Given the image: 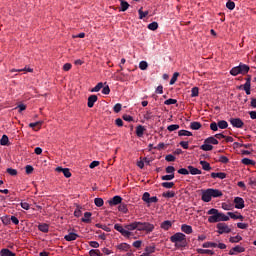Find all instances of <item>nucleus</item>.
I'll use <instances>...</instances> for the list:
<instances>
[{
    "instance_id": "f257e3e1",
    "label": "nucleus",
    "mask_w": 256,
    "mask_h": 256,
    "mask_svg": "<svg viewBox=\"0 0 256 256\" xmlns=\"http://www.w3.org/2000/svg\"><path fill=\"white\" fill-rule=\"evenodd\" d=\"M207 215H210L208 217V223H220V221H229V216L225 215L223 212H219L215 208H211Z\"/></svg>"
},
{
    "instance_id": "f03ea898",
    "label": "nucleus",
    "mask_w": 256,
    "mask_h": 256,
    "mask_svg": "<svg viewBox=\"0 0 256 256\" xmlns=\"http://www.w3.org/2000/svg\"><path fill=\"white\" fill-rule=\"evenodd\" d=\"M171 243L175 244L177 249L187 247V236L181 232H177L170 237Z\"/></svg>"
},
{
    "instance_id": "7ed1b4c3",
    "label": "nucleus",
    "mask_w": 256,
    "mask_h": 256,
    "mask_svg": "<svg viewBox=\"0 0 256 256\" xmlns=\"http://www.w3.org/2000/svg\"><path fill=\"white\" fill-rule=\"evenodd\" d=\"M138 231H145L149 235V233L155 231V225L149 222H138Z\"/></svg>"
},
{
    "instance_id": "20e7f679",
    "label": "nucleus",
    "mask_w": 256,
    "mask_h": 256,
    "mask_svg": "<svg viewBox=\"0 0 256 256\" xmlns=\"http://www.w3.org/2000/svg\"><path fill=\"white\" fill-rule=\"evenodd\" d=\"M217 233L219 235H223L224 233H231V229L229 228V225H227L225 222H220L216 225Z\"/></svg>"
},
{
    "instance_id": "39448f33",
    "label": "nucleus",
    "mask_w": 256,
    "mask_h": 256,
    "mask_svg": "<svg viewBox=\"0 0 256 256\" xmlns=\"http://www.w3.org/2000/svg\"><path fill=\"white\" fill-rule=\"evenodd\" d=\"M114 229L116 231H118V233H121V235H123V237H127V238L131 237V232L126 230V228H123V226L121 224H115Z\"/></svg>"
},
{
    "instance_id": "423d86ee",
    "label": "nucleus",
    "mask_w": 256,
    "mask_h": 256,
    "mask_svg": "<svg viewBox=\"0 0 256 256\" xmlns=\"http://www.w3.org/2000/svg\"><path fill=\"white\" fill-rule=\"evenodd\" d=\"M230 123L232 127H235L236 129H243V126L245 125L241 118H231Z\"/></svg>"
},
{
    "instance_id": "0eeeda50",
    "label": "nucleus",
    "mask_w": 256,
    "mask_h": 256,
    "mask_svg": "<svg viewBox=\"0 0 256 256\" xmlns=\"http://www.w3.org/2000/svg\"><path fill=\"white\" fill-rule=\"evenodd\" d=\"M201 199H202V201H204V203H209L211 201V199H213L209 188L202 191Z\"/></svg>"
},
{
    "instance_id": "6e6552de",
    "label": "nucleus",
    "mask_w": 256,
    "mask_h": 256,
    "mask_svg": "<svg viewBox=\"0 0 256 256\" xmlns=\"http://www.w3.org/2000/svg\"><path fill=\"white\" fill-rule=\"evenodd\" d=\"M235 209H244L245 208V200L241 197L234 198Z\"/></svg>"
},
{
    "instance_id": "1a4fd4ad",
    "label": "nucleus",
    "mask_w": 256,
    "mask_h": 256,
    "mask_svg": "<svg viewBox=\"0 0 256 256\" xmlns=\"http://www.w3.org/2000/svg\"><path fill=\"white\" fill-rule=\"evenodd\" d=\"M56 171L58 173H63V175H64V177H66V179H69V177H71V170H69V168L57 167Z\"/></svg>"
},
{
    "instance_id": "9d476101",
    "label": "nucleus",
    "mask_w": 256,
    "mask_h": 256,
    "mask_svg": "<svg viewBox=\"0 0 256 256\" xmlns=\"http://www.w3.org/2000/svg\"><path fill=\"white\" fill-rule=\"evenodd\" d=\"M121 201H123V198H121V196H114L108 201V203L111 207H113V205H121Z\"/></svg>"
},
{
    "instance_id": "9b49d317",
    "label": "nucleus",
    "mask_w": 256,
    "mask_h": 256,
    "mask_svg": "<svg viewBox=\"0 0 256 256\" xmlns=\"http://www.w3.org/2000/svg\"><path fill=\"white\" fill-rule=\"evenodd\" d=\"M97 99H98L97 95H90L88 97L87 105H88L89 109L94 107L95 103H97Z\"/></svg>"
},
{
    "instance_id": "f8f14e48",
    "label": "nucleus",
    "mask_w": 256,
    "mask_h": 256,
    "mask_svg": "<svg viewBox=\"0 0 256 256\" xmlns=\"http://www.w3.org/2000/svg\"><path fill=\"white\" fill-rule=\"evenodd\" d=\"M209 191L212 198L223 197V192L219 189L209 188Z\"/></svg>"
},
{
    "instance_id": "ddd939ff",
    "label": "nucleus",
    "mask_w": 256,
    "mask_h": 256,
    "mask_svg": "<svg viewBox=\"0 0 256 256\" xmlns=\"http://www.w3.org/2000/svg\"><path fill=\"white\" fill-rule=\"evenodd\" d=\"M79 237V234L70 232L68 235L64 236L65 241H76V239Z\"/></svg>"
},
{
    "instance_id": "4468645a",
    "label": "nucleus",
    "mask_w": 256,
    "mask_h": 256,
    "mask_svg": "<svg viewBox=\"0 0 256 256\" xmlns=\"http://www.w3.org/2000/svg\"><path fill=\"white\" fill-rule=\"evenodd\" d=\"M181 231L186 233V235H191V233H193V227H191V225L183 224L181 226Z\"/></svg>"
},
{
    "instance_id": "2eb2a0df",
    "label": "nucleus",
    "mask_w": 256,
    "mask_h": 256,
    "mask_svg": "<svg viewBox=\"0 0 256 256\" xmlns=\"http://www.w3.org/2000/svg\"><path fill=\"white\" fill-rule=\"evenodd\" d=\"M211 177L212 179H225L227 177V174L225 172H212Z\"/></svg>"
},
{
    "instance_id": "dca6fc26",
    "label": "nucleus",
    "mask_w": 256,
    "mask_h": 256,
    "mask_svg": "<svg viewBox=\"0 0 256 256\" xmlns=\"http://www.w3.org/2000/svg\"><path fill=\"white\" fill-rule=\"evenodd\" d=\"M125 229L126 231H129V233H131V231H135V229L138 230V222H132L128 225H125Z\"/></svg>"
},
{
    "instance_id": "f3484780",
    "label": "nucleus",
    "mask_w": 256,
    "mask_h": 256,
    "mask_svg": "<svg viewBox=\"0 0 256 256\" xmlns=\"http://www.w3.org/2000/svg\"><path fill=\"white\" fill-rule=\"evenodd\" d=\"M240 69V75H246V73H249V66L247 64H239Z\"/></svg>"
},
{
    "instance_id": "a211bd4d",
    "label": "nucleus",
    "mask_w": 256,
    "mask_h": 256,
    "mask_svg": "<svg viewBox=\"0 0 256 256\" xmlns=\"http://www.w3.org/2000/svg\"><path fill=\"white\" fill-rule=\"evenodd\" d=\"M173 226V223L169 220H166L161 223V229H164V231H169L171 227Z\"/></svg>"
},
{
    "instance_id": "6ab92c4d",
    "label": "nucleus",
    "mask_w": 256,
    "mask_h": 256,
    "mask_svg": "<svg viewBox=\"0 0 256 256\" xmlns=\"http://www.w3.org/2000/svg\"><path fill=\"white\" fill-rule=\"evenodd\" d=\"M156 249L157 248L155 247V245L146 246L145 252L142 253V255H151V254L155 253Z\"/></svg>"
},
{
    "instance_id": "aec40b11",
    "label": "nucleus",
    "mask_w": 256,
    "mask_h": 256,
    "mask_svg": "<svg viewBox=\"0 0 256 256\" xmlns=\"http://www.w3.org/2000/svg\"><path fill=\"white\" fill-rule=\"evenodd\" d=\"M0 256H17V254L11 252V250L7 249V248H3L0 251Z\"/></svg>"
},
{
    "instance_id": "412c9836",
    "label": "nucleus",
    "mask_w": 256,
    "mask_h": 256,
    "mask_svg": "<svg viewBox=\"0 0 256 256\" xmlns=\"http://www.w3.org/2000/svg\"><path fill=\"white\" fill-rule=\"evenodd\" d=\"M38 229L39 231H41L42 233H49V224L47 223H42L38 225Z\"/></svg>"
},
{
    "instance_id": "4be33fe9",
    "label": "nucleus",
    "mask_w": 256,
    "mask_h": 256,
    "mask_svg": "<svg viewBox=\"0 0 256 256\" xmlns=\"http://www.w3.org/2000/svg\"><path fill=\"white\" fill-rule=\"evenodd\" d=\"M200 149L202 151H213V145L206 143V140H204V144L200 146Z\"/></svg>"
},
{
    "instance_id": "5701e85b",
    "label": "nucleus",
    "mask_w": 256,
    "mask_h": 256,
    "mask_svg": "<svg viewBox=\"0 0 256 256\" xmlns=\"http://www.w3.org/2000/svg\"><path fill=\"white\" fill-rule=\"evenodd\" d=\"M206 143H209L210 145H219V140L215 138V136H210L205 139Z\"/></svg>"
},
{
    "instance_id": "b1692460",
    "label": "nucleus",
    "mask_w": 256,
    "mask_h": 256,
    "mask_svg": "<svg viewBox=\"0 0 256 256\" xmlns=\"http://www.w3.org/2000/svg\"><path fill=\"white\" fill-rule=\"evenodd\" d=\"M188 171L191 175H201V170H199V168H195L193 166H188Z\"/></svg>"
},
{
    "instance_id": "393cba45",
    "label": "nucleus",
    "mask_w": 256,
    "mask_h": 256,
    "mask_svg": "<svg viewBox=\"0 0 256 256\" xmlns=\"http://www.w3.org/2000/svg\"><path fill=\"white\" fill-rule=\"evenodd\" d=\"M179 137H193V133L188 130H180L178 131Z\"/></svg>"
},
{
    "instance_id": "a878e982",
    "label": "nucleus",
    "mask_w": 256,
    "mask_h": 256,
    "mask_svg": "<svg viewBox=\"0 0 256 256\" xmlns=\"http://www.w3.org/2000/svg\"><path fill=\"white\" fill-rule=\"evenodd\" d=\"M197 253H199L200 255H214L215 254V252L213 250H205V249H201V248L197 249Z\"/></svg>"
},
{
    "instance_id": "bb28decb",
    "label": "nucleus",
    "mask_w": 256,
    "mask_h": 256,
    "mask_svg": "<svg viewBox=\"0 0 256 256\" xmlns=\"http://www.w3.org/2000/svg\"><path fill=\"white\" fill-rule=\"evenodd\" d=\"M117 249H119L120 251H129L131 249V245L127 243H121L117 246Z\"/></svg>"
},
{
    "instance_id": "cd10ccee",
    "label": "nucleus",
    "mask_w": 256,
    "mask_h": 256,
    "mask_svg": "<svg viewBox=\"0 0 256 256\" xmlns=\"http://www.w3.org/2000/svg\"><path fill=\"white\" fill-rule=\"evenodd\" d=\"M200 165H202V169L204 171H211V164H209V162H207L205 160H201Z\"/></svg>"
},
{
    "instance_id": "c85d7f7f",
    "label": "nucleus",
    "mask_w": 256,
    "mask_h": 256,
    "mask_svg": "<svg viewBox=\"0 0 256 256\" xmlns=\"http://www.w3.org/2000/svg\"><path fill=\"white\" fill-rule=\"evenodd\" d=\"M230 75H233V77H237V75H241V69L239 68V66L233 67L230 70Z\"/></svg>"
},
{
    "instance_id": "c756f323",
    "label": "nucleus",
    "mask_w": 256,
    "mask_h": 256,
    "mask_svg": "<svg viewBox=\"0 0 256 256\" xmlns=\"http://www.w3.org/2000/svg\"><path fill=\"white\" fill-rule=\"evenodd\" d=\"M202 127L200 122H191L190 123V129L193 131H199V129Z\"/></svg>"
},
{
    "instance_id": "7c9ffc66",
    "label": "nucleus",
    "mask_w": 256,
    "mask_h": 256,
    "mask_svg": "<svg viewBox=\"0 0 256 256\" xmlns=\"http://www.w3.org/2000/svg\"><path fill=\"white\" fill-rule=\"evenodd\" d=\"M91 212H85L84 218L81 219L82 223H91Z\"/></svg>"
},
{
    "instance_id": "2f4dec72",
    "label": "nucleus",
    "mask_w": 256,
    "mask_h": 256,
    "mask_svg": "<svg viewBox=\"0 0 256 256\" xmlns=\"http://www.w3.org/2000/svg\"><path fill=\"white\" fill-rule=\"evenodd\" d=\"M144 133H145V127H143L142 125H139L138 127H136L137 137H141Z\"/></svg>"
},
{
    "instance_id": "473e14b6",
    "label": "nucleus",
    "mask_w": 256,
    "mask_h": 256,
    "mask_svg": "<svg viewBox=\"0 0 256 256\" xmlns=\"http://www.w3.org/2000/svg\"><path fill=\"white\" fill-rule=\"evenodd\" d=\"M162 197H164L165 199H173V197H175V192L174 191L164 192L162 194Z\"/></svg>"
},
{
    "instance_id": "72a5a7b5",
    "label": "nucleus",
    "mask_w": 256,
    "mask_h": 256,
    "mask_svg": "<svg viewBox=\"0 0 256 256\" xmlns=\"http://www.w3.org/2000/svg\"><path fill=\"white\" fill-rule=\"evenodd\" d=\"M103 89V82L98 83L94 88L91 89V93H99Z\"/></svg>"
},
{
    "instance_id": "f704fd0d",
    "label": "nucleus",
    "mask_w": 256,
    "mask_h": 256,
    "mask_svg": "<svg viewBox=\"0 0 256 256\" xmlns=\"http://www.w3.org/2000/svg\"><path fill=\"white\" fill-rule=\"evenodd\" d=\"M120 5H121L120 11L125 12L127 11V9H129V4L125 0H120Z\"/></svg>"
},
{
    "instance_id": "c9c22d12",
    "label": "nucleus",
    "mask_w": 256,
    "mask_h": 256,
    "mask_svg": "<svg viewBox=\"0 0 256 256\" xmlns=\"http://www.w3.org/2000/svg\"><path fill=\"white\" fill-rule=\"evenodd\" d=\"M218 127L219 129H227L229 127V123L225 120L218 121Z\"/></svg>"
},
{
    "instance_id": "e433bc0d",
    "label": "nucleus",
    "mask_w": 256,
    "mask_h": 256,
    "mask_svg": "<svg viewBox=\"0 0 256 256\" xmlns=\"http://www.w3.org/2000/svg\"><path fill=\"white\" fill-rule=\"evenodd\" d=\"M161 185L164 189H173V187H175V182H163Z\"/></svg>"
},
{
    "instance_id": "4c0bfd02",
    "label": "nucleus",
    "mask_w": 256,
    "mask_h": 256,
    "mask_svg": "<svg viewBox=\"0 0 256 256\" xmlns=\"http://www.w3.org/2000/svg\"><path fill=\"white\" fill-rule=\"evenodd\" d=\"M173 179H175V174L161 176L162 181H173Z\"/></svg>"
},
{
    "instance_id": "58836bf2",
    "label": "nucleus",
    "mask_w": 256,
    "mask_h": 256,
    "mask_svg": "<svg viewBox=\"0 0 256 256\" xmlns=\"http://www.w3.org/2000/svg\"><path fill=\"white\" fill-rule=\"evenodd\" d=\"M118 211L121 213H128L129 209H127V204H121L118 206Z\"/></svg>"
},
{
    "instance_id": "ea45409f",
    "label": "nucleus",
    "mask_w": 256,
    "mask_h": 256,
    "mask_svg": "<svg viewBox=\"0 0 256 256\" xmlns=\"http://www.w3.org/2000/svg\"><path fill=\"white\" fill-rule=\"evenodd\" d=\"M242 240H243V237L239 235L229 238L230 243H239V241H242Z\"/></svg>"
},
{
    "instance_id": "a19ab883",
    "label": "nucleus",
    "mask_w": 256,
    "mask_h": 256,
    "mask_svg": "<svg viewBox=\"0 0 256 256\" xmlns=\"http://www.w3.org/2000/svg\"><path fill=\"white\" fill-rule=\"evenodd\" d=\"M9 144V137L7 135H3L0 139V145L5 146Z\"/></svg>"
},
{
    "instance_id": "79ce46f5",
    "label": "nucleus",
    "mask_w": 256,
    "mask_h": 256,
    "mask_svg": "<svg viewBox=\"0 0 256 256\" xmlns=\"http://www.w3.org/2000/svg\"><path fill=\"white\" fill-rule=\"evenodd\" d=\"M148 29H150V31H157V29H159V24L157 22H152L148 25Z\"/></svg>"
},
{
    "instance_id": "37998d69",
    "label": "nucleus",
    "mask_w": 256,
    "mask_h": 256,
    "mask_svg": "<svg viewBox=\"0 0 256 256\" xmlns=\"http://www.w3.org/2000/svg\"><path fill=\"white\" fill-rule=\"evenodd\" d=\"M232 251H235V253H245V247L237 245L232 248Z\"/></svg>"
},
{
    "instance_id": "c03bdc74",
    "label": "nucleus",
    "mask_w": 256,
    "mask_h": 256,
    "mask_svg": "<svg viewBox=\"0 0 256 256\" xmlns=\"http://www.w3.org/2000/svg\"><path fill=\"white\" fill-rule=\"evenodd\" d=\"M147 67H149L147 61H141L139 63V69H141V71H147Z\"/></svg>"
},
{
    "instance_id": "a18cd8bd",
    "label": "nucleus",
    "mask_w": 256,
    "mask_h": 256,
    "mask_svg": "<svg viewBox=\"0 0 256 256\" xmlns=\"http://www.w3.org/2000/svg\"><path fill=\"white\" fill-rule=\"evenodd\" d=\"M90 256H102L101 251L99 249H92L89 251Z\"/></svg>"
},
{
    "instance_id": "49530a36",
    "label": "nucleus",
    "mask_w": 256,
    "mask_h": 256,
    "mask_svg": "<svg viewBox=\"0 0 256 256\" xmlns=\"http://www.w3.org/2000/svg\"><path fill=\"white\" fill-rule=\"evenodd\" d=\"M94 203L96 207H103L105 202L103 201V198H95Z\"/></svg>"
},
{
    "instance_id": "de8ad7c7",
    "label": "nucleus",
    "mask_w": 256,
    "mask_h": 256,
    "mask_svg": "<svg viewBox=\"0 0 256 256\" xmlns=\"http://www.w3.org/2000/svg\"><path fill=\"white\" fill-rule=\"evenodd\" d=\"M41 125H43V122L38 121V122L30 123L29 127L31 129H35V127H38V129H41Z\"/></svg>"
},
{
    "instance_id": "09e8293b",
    "label": "nucleus",
    "mask_w": 256,
    "mask_h": 256,
    "mask_svg": "<svg viewBox=\"0 0 256 256\" xmlns=\"http://www.w3.org/2000/svg\"><path fill=\"white\" fill-rule=\"evenodd\" d=\"M242 163H243V165H255V161H253L249 158H243Z\"/></svg>"
},
{
    "instance_id": "8fccbe9b",
    "label": "nucleus",
    "mask_w": 256,
    "mask_h": 256,
    "mask_svg": "<svg viewBox=\"0 0 256 256\" xmlns=\"http://www.w3.org/2000/svg\"><path fill=\"white\" fill-rule=\"evenodd\" d=\"M191 97H199V88L193 87L191 89Z\"/></svg>"
},
{
    "instance_id": "3c124183",
    "label": "nucleus",
    "mask_w": 256,
    "mask_h": 256,
    "mask_svg": "<svg viewBox=\"0 0 256 256\" xmlns=\"http://www.w3.org/2000/svg\"><path fill=\"white\" fill-rule=\"evenodd\" d=\"M202 247H204V249H207L209 247H217V243L215 242H205Z\"/></svg>"
},
{
    "instance_id": "603ef678",
    "label": "nucleus",
    "mask_w": 256,
    "mask_h": 256,
    "mask_svg": "<svg viewBox=\"0 0 256 256\" xmlns=\"http://www.w3.org/2000/svg\"><path fill=\"white\" fill-rule=\"evenodd\" d=\"M177 77H179V72H175L170 80V85H175L177 82Z\"/></svg>"
},
{
    "instance_id": "864d4df0",
    "label": "nucleus",
    "mask_w": 256,
    "mask_h": 256,
    "mask_svg": "<svg viewBox=\"0 0 256 256\" xmlns=\"http://www.w3.org/2000/svg\"><path fill=\"white\" fill-rule=\"evenodd\" d=\"M150 198L151 194L149 192H145L142 196V201H144V203H148Z\"/></svg>"
},
{
    "instance_id": "5fc2aeb1",
    "label": "nucleus",
    "mask_w": 256,
    "mask_h": 256,
    "mask_svg": "<svg viewBox=\"0 0 256 256\" xmlns=\"http://www.w3.org/2000/svg\"><path fill=\"white\" fill-rule=\"evenodd\" d=\"M177 103V99L169 98L165 100L164 105H175Z\"/></svg>"
},
{
    "instance_id": "6e6d98bb",
    "label": "nucleus",
    "mask_w": 256,
    "mask_h": 256,
    "mask_svg": "<svg viewBox=\"0 0 256 256\" xmlns=\"http://www.w3.org/2000/svg\"><path fill=\"white\" fill-rule=\"evenodd\" d=\"M179 124H172V125H169L167 127V129L170 131V132H173V131H177V129H179Z\"/></svg>"
},
{
    "instance_id": "4d7b16f0",
    "label": "nucleus",
    "mask_w": 256,
    "mask_h": 256,
    "mask_svg": "<svg viewBox=\"0 0 256 256\" xmlns=\"http://www.w3.org/2000/svg\"><path fill=\"white\" fill-rule=\"evenodd\" d=\"M211 131H219V124L217 122H212L210 124Z\"/></svg>"
},
{
    "instance_id": "13d9d810",
    "label": "nucleus",
    "mask_w": 256,
    "mask_h": 256,
    "mask_svg": "<svg viewBox=\"0 0 256 256\" xmlns=\"http://www.w3.org/2000/svg\"><path fill=\"white\" fill-rule=\"evenodd\" d=\"M139 13V19H145V17H147V15H149V12L145 11L143 12V10L139 9L138 10Z\"/></svg>"
},
{
    "instance_id": "bf43d9fd",
    "label": "nucleus",
    "mask_w": 256,
    "mask_h": 256,
    "mask_svg": "<svg viewBox=\"0 0 256 256\" xmlns=\"http://www.w3.org/2000/svg\"><path fill=\"white\" fill-rule=\"evenodd\" d=\"M226 7H227V9H229L230 11H233V9H235V2H233V1H228V2L226 3Z\"/></svg>"
},
{
    "instance_id": "052dcab7",
    "label": "nucleus",
    "mask_w": 256,
    "mask_h": 256,
    "mask_svg": "<svg viewBox=\"0 0 256 256\" xmlns=\"http://www.w3.org/2000/svg\"><path fill=\"white\" fill-rule=\"evenodd\" d=\"M6 173L11 175L12 177H15V175H17V170L13 168H7Z\"/></svg>"
},
{
    "instance_id": "680f3d73",
    "label": "nucleus",
    "mask_w": 256,
    "mask_h": 256,
    "mask_svg": "<svg viewBox=\"0 0 256 256\" xmlns=\"http://www.w3.org/2000/svg\"><path fill=\"white\" fill-rule=\"evenodd\" d=\"M34 170L35 169L31 165H26L25 167L26 175H31V173H33Z\"/></svg>"
},
{
    "instance_id": "e2e57ef3",
    "label": "nucleus",
    "mask_w": 256,
    "mask_h": 256,
    "mask_svg": "<svg viewBox=\"0 0 256 256\" xmlns=\"http://www.w3.org/2000/svg\"><path fill=\"white\" fill-rule=\"evenodd\" d=\"M96 227L98 229H103V231H107V233H109V231H111V229L109 227H107V225L96 224Z\"/></svg>"
},
{
    "instance_id": "0e129e2a",
    "label": "nucleus",
    "mask_w": 256,
    "mask_h": 256,
    "mask_svg": "<svg viewBox=\"0 0 256 256\" xmlns=\"http://www.w3.org/2000/svg\"><path fill=\"white\" fill-rule=\"evenodd\" d=\"M166 173H168L169 175L175 174V167L173 166L166 167Z\"/></svg>"
},
{
    "instance_id": "69168bd1",
    "label": "nucleus",
    "mask_w": 256,
    "mask_h": 256,
    "mask_svg": "<svg viewBox=\"0 0 256 256\" xmlns=\"http://www.w3.org/2000/svg\"><path fill=\"white\" fill-rule=\"evenodd\" d=\"M178 173L180 175H189V170H187V168H181L178 170Z\"/></svg>"
},
{
    "instance_id": "338daca9",
    "label": "nucleus",
    "mask_w": 256,
    "mask_h": 256,
    "mask_svg": "<svg viewBox=\"0 0 256 256\" xmlns=\"http://www.w3.org/2000/svg\"><path fill=\"white\" fill-rule=\"evenodd\" d=\"M219 162L227 164V163H229V158H227L226 156H220Z\"/></svg>"
},
{
    "instance_id": "774afa93",
    "label": "nucleus",
    "mask_w": 256,
    "mask_h": 256,
    "mask_svg": "<svg viewBox=\"0 0 256 256\" xmlns=\"http://www.w3.org/2000/svg\"><path fill=\"white\" fill-rule=\"evenodd\" d=\"M243 90L245 91L246 95H251V86L243 85Z\"/></svg>"
}]
</instances>
